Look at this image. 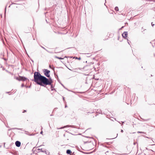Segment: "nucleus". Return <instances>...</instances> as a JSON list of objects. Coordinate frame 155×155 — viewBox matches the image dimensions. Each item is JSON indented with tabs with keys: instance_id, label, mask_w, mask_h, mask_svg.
<instances>
[{
	"instance_id": "obj_27",
	"label": "nucleus",
	"mask_w": 155,
	"mask_h": 155,
	"mask_svg": "<svg viewBox=\"0 0 155 155\" xmlns=\"http://www.w3.org/2000/svg\"><path fill=\"white\" fill-rule=\"evenodd\" d=\"M6 7H7V6H6V7H5V8H6Z\"/></svg>"
},
{
	"instance_id": "obj_13",
	"label": "nucleus",
	"mask_w": 155,
	"mask_h": 155,
	"mask_svg": "<svg viewBox=\"0 0 155 155\" xmlns=\"http://www.w3.org/2000/svg\"><path fill=\"white\" fill-rule=\"evenodd\" d=\"M151 25H152V26H153L154 25V24H153V22H152L151 23Z\"/></svg>"
},
{
	"instance_id": "obj_11",
	"label": "nucleus",
	"mask_w": 155,
	"mask_h": 155,
	"mask_svg": "<svg viewBox=\"0 0 155 155\" xmlns=\"http://www.w3.org/2000/svg\"><path fill=\"white\" fill-rule=\"evenodd\" d=\"M138 133H144V132H140V131H138L137 132Z\"/></svg>"
},
{
	"instance_id": "obj_2",
	"label": "nucleus",
	"mask_w": 155,
	"mask_h": 155,
	"mask_svg": "<svg viewBox=\"0 0 155 155\" xmlns=\"http://www.w3.org/2000/svg\"><path fill=\"white\" fill-rule=\"evenodd\" d=\"M50 72V71L49 70H48L47 69H45L44 71V74L45 76H46L47 77H50V75L49 74V73Z\"/></svg>"
},
{
	"instance_id": "obj_8",
	"label": "nucleus",
	"mask_w": 155,
	"mask_h": 155,
	"mask_svg": "<svg viewBox=\"0 0 155 155\" xmlns=\"http://www.w3.org/2000/svg\"><path fill=\"white\" fill-rule=\"evenodd\" d=\"M55 58H57V59H63L64 58H61V57H59L56 56H55Z\"/></svg>"
},
{
	"instance_id": "obj_4",
	"label": "nucleus",
	"mask_w": 155,
	"mask_h": 155,
	"mask_svg": "<svg viewBox=\"0 0 155 155\" xmlns=\"http://www.w3.org/2000/svg\"><path fill=\"white\" fill-rule=\"evenodd\" d=\"M122 36L124 38H126L127 36V31L124 32L122 34Z\"/></svg>"
},
{
	"instance_id": "obj_7",
	"label": "nucleus",
	"mask_w": 155,
	"mask_h": 155,
	"mask_svg": "<svg viewBox=\"0 0 155 155\" xmlns=\"http://www.w3.org/2000/svg\"><path fill=\"white\" fill-rule=\"evenodd\" d=\"M70 127V126H69V125H67L66 126H64V127H61L59 128H58V129H62V128H64L65 127Z\"/></svg>"
},
{
	"instance_id": "obj_9",
	"label": "nucleus",
	"mask_w": 155,
	"mask_h": 155,
	"mask_svg": "<svg viewBox=\"0 0 155 155\" xmlns=\"http://www.w3.org/2000/svg\"><path fill=\"white\" fill-rule=\"evenodd\" d=\"M115 10L116 11H118L119 10L118 8L117 7H116L115 8Z\"/></svg>"
},
{
	"instance_id": "obj_24",
	"label": "nucleus",
	"mask_w": 155,
	"mask_h": 155,
	"mask_svg": "<svg viewBox=\"0 0 155 155\" xmlns=\"http://www.w3.org/2000/svg\"><path fill=\"white\" fill-rule=\"evenodd\" d=\"M26 134H28V133H26Z\"/></svg>"
},
{
	"instance_id": "obj_19",
	"label": "nucleus",
	"mask_w": 155,
	"mask_h": 155,
	"mask_svg": "<svg viewBox=\"0 0 155 155\" xmlns=\"http://www.w3.org/2000/svg\"><path fill=\"white\" fill-rule=\"evenodd\" d=\"M26 111L25 110H24V111L23 112V113H24V112H25Z\"/></svg>"
},
{
	"instance_id": "obj_21",
	"label": "nucleus",
	"mask_w": 155,
	"mask_h": 155,
	"mask_svg": "<svg viewBox=\"0 0 155 155\" xmlns=\"http://www.w3.org/2000/svg\"><path fill=\"white\" fill-rule=\"evenodd\" d=\"M67 107V106L66 105H65V107Z\"/></svg>"
},
{
	"instance_id": "obj_26",
	"label": "nucleus",
	"mask_w": 155,
	"mask_h": 155,
	"mask_svg": "<svg viewBox=\"0 0 155 155\" xmlns=\"http://www.w3.org/2000/svg\"><path fill=\"white\" fill-rule=\"evenodd\" d=\"M6 7H7V6H6V7H5V8H6Z\"/></svg>"
},
{
	"instance_id": "obj_16",
	"label": "nucleus",
	"mask_w": 155,
	"mask_h": 155,
	"mask_svg": "<svg viewBox=\"0 0 155 155\" xmlns=\"http://www.w3.org/2000/svg\"><path fill=\"white\" fill-rule=\"evenodd\" d=\"M42 133H43V132H42V131H41V132H40V134H42Z\"/></svg>"
},
{
	"instance_id": "obj_14",
	"label": "nucleus",
	"mask_w": 155,
	"mask_h": 155,
	"mask_svg": "<svg viewBox=\"0 0 155 155\" xmlns=\"http://www.w3.org/2000/svg\"><path fill=\"white\" fill-rule=\"evenodd\" d=\"M21 87H24V84H21Z\"/></svg>"
},
{
	"instance_id": "obj_3",
	"label": "nucleus",
	"mask_w": 155,
	"mask_h": 155,
	"mask_svg": "<svg viewBox=\"0 0 155 155\" xmlns=\"http://www.w3.org/2000/svg\"><path fill=\"white\" fill-rule=\"evenodd\" d=\"M16 79L19 81H25L27 79V78L25 77L20 76L19 77H16Z\"/></svg>"
},
{
	"instance_id": "obj_22",
	"label": "nucleus",
	"mask_w": 155,
	"mask_h": 155,
	"mask_svg": "<svg viewBox=\"0 0 155 155\" xmlns=\"http://www.w3.org/2000/svg\"><path fill=\"white\" fill-rule=\"evenodd\" d=\"M142 29H143V27H142Z\"/></svg>"
},
{
	"instance_id": "obj_15",
	"label": "nucleus",
	"mask_w": 155,
	"mask_h": 155,
	"mask_svg": "<svg viewBox=\"0 0 155 155\" xmlns=\"http://www.w3.org/2000/svg\"><path fill=\"white\" fill-rule=\"evenodd\" d=\"M121 132L123 133V130H121Z\"/></svg>"
},
{
	"instance_id": "obj_10",
	"label": "nucleus",
	"mask_w": 155,
	"mask_h": 155,
	"mask_svg": "<svg viewBox=\"0 0 155 155\" xmlns=\"http://www.w3.org/2000/svg\"><path fill=\"white\" fill-rule=\"evenodd\" d=\"M41 152H46V151H45V150H42V149H41Z\"/></svg>"
},
{
	"instance_id": "obj_23",
	"label": "nucleus",
	"mask_w": 155,
	"mask_h": 155,
	"mask_svg": "<svg viewBox=\"0 0 155 155\" xmlns=\"http://www.w3.org/2000/svg\"><path fill=\"white\" fill-rule=\"evenodd\" d=\"M10 7V5L8 6V7Z\"/></svg>"
},
{
	"instance_id": "obj_20",
	"label": "nucleus",
	"mask_w": 155,
	"mask_h": 155,
	"mask_svg": "<svg viewBox=\"0 0 155 155\" xmlns=\"http://www.w3.org/2000/svg\"><path fill=\"white\" fill-rule=\"evenodd\" d=\"M30 135V136H31V135H32V134H30V135Z\"/></svg>"
},
{
	"instance_id": "obj_18",
	"label": "nucleus",
	"mask_w": 155,
	"mask_h": 155,
	"mask_svg": "<svg viewBox=\"0 0 155 155\" xmlns=\"http://www.w3.org/2000/svg\"><path fill=\"white\" fill-rule=\"evenodd\" d=\"M51 85V87L52 88V84H51V85Z\"/></svg>"
},
{
	"instance_id": "obj_12",
	"label": "nucleus",
	"mask_w": 155,
	"mask_h": 155,
	"mask_svg": "<svg viewBox=\"0 0 155 155\" xmlns=\"http://www.w3.org/2000/svg\"><path fill=\"white\" fill-rule=\"evenodd\" d=\"M76 59H78V60H81V58L80 57H79L78 58H77V57H76Z\"/></svg>"
},
{
	"instance_id": "obj_28",
	"label": "nucleus",
	"mask_w": 155,
	"mask_h": 155,
	"mask_svg": "<svg viewBox=\"0 0 155 155\" xmlns=\"http://www.w3.org/2000/svg\"><path fill=\"white\" fill-rule=\"evenodd\" d=\"M118 135V134H117V136Z\"/></svg>"
},
{
	"instance_id": "obj_1",
	"label": "nucleus",
	"mask_w": 155,
	"mask_h": 155,
	"mask_svg": "<svg viewBox=\"0 0 155 155\" xmlns=\"http://www.w3.org/2000/svg\"><path fill=\"white\" fill-rule=\"evenodd\" d=\"M34 81L38 84L41 86H44L43 84L45 85H51L52 81L51 79H48L45 77L42 76L38 72H35L34 74Z\"/></svg>"
},
{
	"instance_id": "obj_6",
	"label": "nucleus",
	"mask_w": 155,
	"mask_h": 155,
	"mask_svg": "<svg viewBox=\"0 0 155 155\" xmlns=\"http://www.w3.org/2000/svg\"><path fill=\"white\" fill-rule=\"evenodd\" d=\"M66 153L67 154H71V150H67Z\"/></svg>"
},
{
	"instance_id": "obj_17",
	"label": "nucleus",
	"mask_w": 155,
	"mask_h": 155,
	"mask_svg": "<svg viewBox=\"0 0 155 155\" xmlns=\"http://www.w3.org/2000/svg\"><path fill=\"white\" fill-rule=\"evenodd\" d=\"M41 47L42 48H43V49H44L46 50V49H45L44 47H42V46H41Z\"/></svg>"
},
{
	"instance_id": "obj_5",
	"label": "nucleus",
	"mask_w": 155,
	"mask_h": 155,
	"mask_svg": "<svg viewBox=\"0 0 155 155\" xmlns=\"http://www.w3.org/2000/svg\"><path fill=\"white\" fill-rule=\"evenodd\" d=\"M21 142L18 141H17L15 143L16 146L17 147H19L21 146Z\"/></svg>"
},
{
	"instance_id": "obj_25",
	"label": "nucleus",
	"mask_w": 155,
	"mask_h": 155,
	"mask_svg": "<svg viewBox=\"0 0 155 155\" xmlns=\"http://www.w3.org/2000/svg\"><path fill=\"white\" fill-rule=\"evenodd\" d=\"M70 70L72 71L71 69H69Z\"/></svg>"
}]
</instances>
